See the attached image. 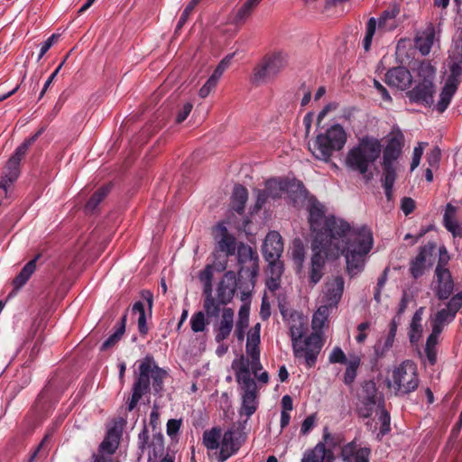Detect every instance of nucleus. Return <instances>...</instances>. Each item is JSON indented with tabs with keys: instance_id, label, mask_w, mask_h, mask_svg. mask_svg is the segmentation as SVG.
Wrapping results in <instances>:
<instances>
[{
	"instance_id": "f257e3e1",
	"label": "nucleus",
	"mask_w": 462,
	"mask_h": 462,
	"mask_svg": "<svg viewBox=\"0 0 462 462\" xmlns=\"http://www.w3.org/2000/svg\"><path fill=\"white\" fill-rule=\"evenodd\" d=\"M309 222L314 234L313 254L308 272L310 284L316 285L323 277L326 257L345 255L346 271L351 277L364 270L374 245L369 227L354 228L341 218L326 216L324 205L316 200L310 203Z\"/></svg>"
},
{
	"instance_id": "f03ea898",
	"label": "nucleus",
	"mask_w": 462,
	"mask_h": 462,
	"mask_svg": "<svg viewBox=\"0 0 462 462\" xmlns=\"http://www.w3.org/2000/svg\"><path fill=\"white\" fill-rule=\"evenodd\" d=\"M382 152V145L378 139L365 136L356 146L350 149L346 157V165L352 171H357L369 181L373 179L371 171L373 165Z\"/></svg>"
},
{
	"instance_id": "7ed1b4c3",
	"label": "nucleus",
	"mask_w": 462,
	"mask_h": 462,
	"mask_svg": "<svg viewBox=\"0 0 462 462\" xmlns=\"http://www.w3.org/2000/svg\"><path fill=\"white\" fill-rule=\"evenodd\" d=\"M232 368L241 391L240 415L249 418L257 409L258 390L263 384L259 383L257 384L251 377V373L248 371V362L244 358H236L232 363Z\"/></svg>"
},
{
	"instance_id": "20e7f679",
	"label": "nucleus",
	"mask_w": 462,
	"mask_h": 462,
	"mask_svg": "<svg viewBox=\"0 0 462 462\" xmlns=\"http://www.w3.org/2000/svg\"><path fill=\"white\" fill-rule=\"evenodd\" d=\"M166 372L158 367L152 357L146 356L139 365V376L133 386L132 396L126 402L128 411H133L140 399L149 390L150 379L152 380V387L156 393L162 389Z\"/></svg>"
},
{
	"instance_id": "39448f33",
	"label": "nucleus",
	"mask_w": 462,
	"mask_h": 462,
	"mask_svg": "<svg viewBox=\"0 0 462 462\" xmlns=\"http://www.w3.org/2000/svg\"><path fill=\"white\" fill-rule=\"evenodd\" d=\"M346 143V133L340 125L336 124L319 134L310 149L316 159L328 162L333 152L342 150Z\"/></svg>"
},
{
	"instance_id": "423d86ee",
	"label": "nucleus",
	"mask_w": 462,
	"mask_h": 462,
	"mask_svg": "<svg viewBox=\"0 0 462 462\" xmlns=\"http://www.w3.org/2000/svg\"><path fill=\"white\" fill-rule=\"evenodd\" d=\"M417 365L411 360H405L394 367L387 384L396 395H405L414 392L419 386Z\"/></svg>"
},
{
	"instance_id": "0eeeda50",
	"label": "nucleus",
	"mask_w": 462,
	"mask_h": 462,
	"mask_svg": "<svg viewBox=\"0 0 462 462\" xmlns=\"http://www.w3.org/2000/svg\"><path fill=\"white\" fill-rule=\"evenodd\" d=\"M325 337L317 333H310L307 336L291 342L293 356L303 362L306 367L315 366L318 356L325 345Z\"/></svg>"
},
{
	"instance_id": "6e6552de",
	"label": "nucleus",
	"mask_w": 462,
	"mask_h": 462,
	"mask_svg": "<svg viewBox=\"0 0 462 462\" xmlns=\"http://www.w3.org/2000/svg\"><path fill=\"white\" fill-rule=\"evenodd\" d=\"M260 330L261 325L257 323L248 332L245 352L246 357L240 356L238 358H244L248 362V371L254 375L257 382L261 384H267L269 382V374L266 371H262L263 366L260 362Z\"/></svg>"
},
{
	"instance_id": "1a4fd4ad",
	"label": "nucleus",
	"mask_w": 462,
	"mask_h": 462,
	"mask_svg": "<svg viewBox=\"0 0 462 462\" xmlns=\"http://www.w3.org/2000/svg\"><path fill=\"white\" fill-rule=\"evenodd\" d=\"M288 64V56L283 51H274L266 55L253 72L254 84L266 83L276 77Z\"/></svg>"
},
{
	"instance_id": "9d476101",
	"label": "nucleus",
	"mask_w": 462,
	"mask_h": 462,
	"mask_svg": "<svg viewBox=\"0 0 462 462\" xmlns=\"http://www.w3.org/2000/svg\"><path fill=\"white\" fill-rule=\"evenodd\" d=\"M404 135L401 130H393L387 136L386 145L383 150V174H396L398 159L402 153Z\"/></svg>"
},
{
	"instance_id": "9b49d317",
	"label": "nucleus",
	"mask_w": 462,
	"mask_h": 462,
	"mask_svg": "<svg viewBox=\"0 0 462 462\" xmlns=\"http://www.w3.org/2000/svg\"><path fill=\"white\" fill-rule=\"evenodd\" d=\"M419 74L423 79L412 90L408 91L407 96L411 102L430 106L433 103L435 69L430 64L422 63L419 68Z\"/></svg>"
},
{
	"instance_id": "f8f14e48",
	"label": "nucleus",
	"mask_w": 462,
	"mask_h": 462,
	"mask_svg": "<svg viewBox=\"0 0 462 462\" xmlns=\"http://www.w3.org/2000/svg\"><path fill=\"white\" fill-rule=\"evenodd\" d=\"M280 310L291 342L307 336L309 331L308 316L304 315L301 311L285 307H282Z\"/></svg>"
},
{
	"instance_id": "ddd939ff",
	"label": "nucleus",
	"mask_w": 462,
	"mask_h": 462,
	"mask_svg": "<svg viewBox=\"0 0 462 462\" xmlns=\"http://www.w3.org/2000/svg\"><path fill=\"white\" fill-rule=\"evenodd\" d=\"M345 282L341 276H335L325 283L322 296V305L336 309L344 291Z\"/></svg>"
},
{
	"instance_id": "4468645a",
	"label": "nucleus",
	"mask_w": 462,
	"mask_h": 462,
	"mask_svg": "<svg viewBox=\"0 0 462 462\" xmlns=\"http://www.w3.org/2000/svg\"><path fill=\"white\" fill-rule=\"evenodd\" d=\"M214 239L216 241V253H223L226 256L235 254L236 250V238L233 235L229 234L223 223H219L216 226Z\"/></svg>"
},
{
	"instance_id": "2eb2a0df",
	"label": "nucleus",
	"mask_w": 462,
	"mask_h": 462,
	"mask_svg": "<svg viewBox=\"0 0 462 462\" xmlns=\"http://www.w3.org/2000/svg\"><path fill=\"white\" fill-rule=\"evenodd\" d=\"M385 82L392 88L405 90L411 86L412 77L406 68L396 67L387 71L385 75Z\"/></svg>"
},
{
	"instance_id": "dca6fc26",
	"label": "nucleus",
	"mask_w": 462,
	"mask_h": 462,
	"mask_svg": "<svg viewBox=\"0 0 462 462\" xmlns=\"http://www.w3.org/2000/svg\"><path fill=\"white\" fill-rule=\"evenodd\" d=\"M282 252L283 242L282 236L277 231L269 232L263 245L264 259L273 261L274 259L280 258Z\"/></svg>"
},
{
	"instance_id": "f3484780",
	"label": "nucleus",
	"mask_w": 462,
	"mask_h": 462,
	"mask_svg": "<svg viewBox=\"0 0 462 462\" xmlns=\"http://www.w3.org/2000/svg\"><path fill=\"white\" fill-rule=\"evenodd\" d=\"M236 286V274L232 271L226 272L218 283L217 293L219 303L226 304L234 297Z\"/></svg>"
},
{
	"instance_id": "a211bd4d",
	"label": "nucleus",
	"mask_w": 462,
	"mask_h": 462,
	"mask_svg": "<svg viewBox=\"0 0 462 462\" xmlns=\"http://www.w3.org/2000/svg\"><path fill=\"white\" fill-rule=\"evenodd\" d=\"M234 328V311L230 308H225L221 319L215 328V340L220 343L226 339Z\"/></svg>"
},
{
	"instance_id": "6ab92c4d",
	"label": "nucleus",
	"mask_w": 462,
	"mask_h": 462,
	"mask_svg": "<svg viewBox=\"0 0 462 462\" xmlns=\"http://www.w3.org/2000/svg\"><path fill=\"white\" fill-rule=\"evenodd\" d=\"M370 450L360 448L355 442H350L342 447L340 457L344 462H369Z\"/></svg>"
},
{
	"instance_id": "aec40b11",
	"label": "nucleus",
	"mask_w": 462,
	"mask_h": 462,
	"mask_svg": "<svg viewBox=\"0 0 462 462\" xmlns=\"http://www.w3.org/2000/svg\"><path fill=\"white\" fill-rule=\"evenodd\" d=\"M237 260L242 265L240 272H243L245 269V265L248 264L252 276L256 275L258 272V255L249 245L241 244L237 246Z\"/></svg>"
},
{
	"instance_id": "412c9836",
	"label": "nucleus",
	"mask_w": 462,
	"mask_h": 462,
	"mask_svg": "<svg viewBox=\"0 0 462 462\" xmlns=\"http://www.w3.org/2000/svg\"><path fill=\"white\" fill-rule=\"evenodd\" d=\"M240 448V442L236 437L235 431L228 430H226L220 443V451L218 455V460L224 462L228 459L231 456L236 454Z\"/></svg>"
},
{
	"instance_id": "4be33fe9",
	"label": "nucleus",
	"mask_w": 462,
	"mask_h": 462,
	"mask_svg": "<svg viewBox=\"0 0 462 462\" xmlns=\"http://www.w3.org/2000/svg\"><path fill=\"white\" fill-rule=\"evenodd\" d=\"M333 453L319 442L313 448L304 452L301 462H332Z\"/></svg>"
},
{
	"instance_id": "5701e85b",
	"label": "nucleus",
	"mask_w": 462,
	"mask_h": 462,
	"mask_svg": "<svg viewBox=\"0 0 462 462\" xmlns=\"http://www.w3.org/2000/svg\"><path fill=\"white\" fill-rule=\"evenodd\" d=\"M436 274L439 281L437 294L441 300L448 299L453 291V282L451 280L450 273L448 270L438 266L436 269Z\"/></svg>"
},
{
	"instance_id": "b1692460",
	"label": "nucleus",
	"mask_w": 462,
	"mask_h": 462,
	"mask_svg": "<svg viewBox=\"0 0 462 462\" xmlns=\"http://www.w3.org/2000/svg\"><path fill=\"white\" fill-rule=\"evenodd\" d=\"M120 438L121 430L117 426L110 428L100 444L99 451L102 454L112 455L118 448Z\"/></svg>"
},
{
	"instance_id": "393cba45",
	"label": "nucleus",
	"mask_w": 462,
	"mask_h": 462,
	"mask_svg": "<svg viewBox=\"0 0 462 462\" xmlns=\"http://www.w3.org/2000/svg\"><path fill=\"white\" fill-rule=\"evenodd\" d=\"M20 162L21 161L12 156L7 162L5 176L0 181V193L4 194L5 196L6 195L9 183L14 181L19 175Z\"/></svg>"
},
{
	"instance_id": "a878e982",
	"label": "nucleus",
	"mask_w": 462,
	"mask_h": 462,
	"mask_svg": "<svg viewBox=\"0 0 462 462\" xmlns=\"http://www.w3.org/2000/svg\"><path fill=\"white\" fill-rule=\"evenodd\" d=\"M332 309L328 308V306L321 305L318 308V310L314 312L312 320H311V333H317L320 337H325L323 328L328 324V319Z\"/></svg>"
},
{
	"instance_id": "bb28decb",
	"label": "nucleus",
	"mask_w": 462,
	"mask_h": 462,
	"mask_svg": "<svg viewBox=\"0 0 462 462\" xmlns=\"http://www.w3.org/2000/svg\"><path fill=\"white\" fill-rule=\"evenodd\" d=\"M364 390L366 392V396L364 399V407L358 409L359 415L365 418L372 414L374 406L376 403L375 384L373 382L365 383Z\"/></svg>"
},
{
	"instance_id": "cd10ccee",
	"label": "nucleus",
	"mask_w": 462,
	"mask_h": 462,
	"mask_svg": "<svg viewBox=\"0 0 462 462\" xmlns=\"http://www.w3.org/2000/svg\"><path fill=\"white\" fill-rule=\"evenodd\" d=\"M435 39V30L432 26L427 27L417 35L415 46L422 55L430 53Z\"/></svg>"
},
{
	"instance_id": "c85d7f7f",
	"label": "nucleus",
	"mask_w": 462,
	"mask_h": 462,
	"mask_svg": "<svg viewBox=\"0 0 462 462\" xmlns=\"http://www.w3.org/2000/svg\"><path fill=\"white\" fill-rule=\"evenodd\" d=\"M399 13L400 9L396 5L384 10L378 19L379 29L385 32L394 30L398 26L396 17Z\"/></svg>"
},
{
	"instance_id": "c756f323",
	"label": "nucleus",
	"mask_w": 462,
	"mask_h": 462,
	"mask_svg": "<svg viewBox=\"0 0 462 462\" xmlns=\"http://www.w3.org/2000/svg\"><path fill=\"white\" fill-rule=\"evenodd\" d=\"M40 258V254H37L33 259L29 261L13 280V286L15 291L20 290L26 284L32 273L36 270V262Z\"/></svg>"
},
{
	"instance_id": "7c9ffc66",
	"label": "nucleus",
	"mask_w": 462,
	"mask_h": 462,
	"mask_svg": "<svg viewBox=\"0 0 462 462\" xmlns=\"http://www.w3.org/2000/svg\"><path fill=\"white\" fill-rule=\"evenodd\" d=\"M248 199V191L247 189L238 184L234 187L232 198H231V205L233 210L237 212L238 214H243L245 211V204Z\"/></svg>"
},
{
	"instance_id": "2f4dec72",
	"label": "nucleus",
	"mask_w": 462,
	"mask_h": 462,
	"mask_svg": "<svg viewBox=\"0 0 462 462\" xmlns=\"http://www.w3.org/2000/svg\"><path fill=\"white\" fill-rule=\"evenodd\" d=\"M261 1L262 0H246L236 12L233 23L236 25L245 23Z\"/></svg>"
},
{
	"instance_id": "473e14b6",
	"label": "nucleus",
	"mask_w": 462,
	"mask_h": 462,
	"mask_svg": "<svg viewBox=\"0 0 462 462\" xmlns=\"http://www.w3.org/2000/svg\"><path fill=\"white\" fill-rule=\"evenodd\" d=\"M457 89V87L455 86L453 82H445V85L439 95V100L436 105V109L438 112L443 113L448 108Z\"/></svg>"
},
{
	"instance_id": "72a5a7b5",
	"label": "nucleus",
	"mask_w": 462,
	"mask_h": 462,
	"mask_svg": "<svg viewBox=\"0 0 462 462\" xmlns=\"http://www.w3.org/2000/svg\"><path fill=\"white\" fill-rule=\"evenodd\" d=\"M454 319L455 315L450 311V310H448L447 308L441 309L435 314L434 318L432 319L431 332L434 333L436 330H438V335H440L444 326L452 321Z\"/></svg>"
},
{
	"instance_id": "f704fd0d",
	"label": "nucleus",
	"mask_w": 462,
	"mask_h": 462,
	"mask_svg": "<svg viewBox=\"0 0 462 462\" xmlns=\"http://www.w3.org/2000/svg\"><path fill=\"white\" fill-rule=\"evenodd\" d=\"M439 335H438V330H436L434 333L431 332L430 335L428 337L425 345L424 350L426 354V358L430 365H435L437 361V345L439 342Z\"/></svg>"
},
{
	"instance_id": "c9c22d12",
	"label": "nucleus",
	"mask_w": 462,
	"mask_h": 462,
	"mask_svg": "<svg viewBox=\"0 0 462 462\" xmlns=\"http://www.w3.org/2000/svg\"><path fill=\"white\" fill-rule=\"evenodd\" d=\"M203 296V308L206 314L208 317H217L220 312V306L223 304L219 303L218 300L214 299L213 291H205Z\"/></svg>"
},
{
	"instance_id": "e433bc0d",
	"label": "nucleus",
	"mask_w": 462,
	"mask_h": 462,
	"mask_svg": "<svg viewBox=\"0 0 462 462\" xmlns=\"http://www.w3.org/2000/svg\"><path fill=\"white\" fill-rule=\"evenodd\" d=\"M221 430L212 428L203 433V444L208 449L215 450L220 448Z\"/></svg>"
},
{
	"instance_id": "4c0bfd02",
	"label": "nucleus",
	"mask_w": 462,
	"mask_h": 462,
	"mask_svg": "<svg viewBox=\"0 0 462 462\" xmlns=\"http://www.w3.org/2000/svg\"><path fill=\"white\" fill-rule=\"evenodd\" d=\"M361 359L357 356H352L346 363V371L344 374V383L346 385H351L356 377L357 369L360 366Z\"/></svg>"
},
{
	"instance_id": "58836bf2",
	"label": "nucleus",
	"mask_w": 462,
	"mask_h": 462,
	"mask_svg": "<svg viewBox=\"0 0 462 462\" xmlns=\"http://www.w3.org/2000/svg\"><path fill=\"white\" fill-rule=\"evenodd\" d=\"M426 263V254L421 250L416 257L411 260L410 264V273L414 279L420 278L424 272Z\"/></svg>"
},
{
	"instance_id": "ea45409f",
	"label": "nucleus",
	"mask_w": 462,
	"mask_h": 462,
	"mask_svg": "<svg viewBox=\"0 0 462 462\" xmlns=\"http://www.w3.org/2000/svg\"><path fill=\"white\" fill-rule=\"evenodd\" d=\"M395 337L389 334L384 338L378 340L374 345V356L377 359L383 358L393 346Z\"/></svg>"
},
{
	"instance_id": "a19ab883",
	"label": "nucleus",
	"mask_w": 462,
	"mask_h": 462,
	"mask_svg": "<svg viewBox=\"0 0 462 462\" xmlns=\"http://www.w3.org/2000/svg\"><path fill=\"white\" fill-rule=\"evenodd\" d=\"M125 320L126 316L125 315L121 322L118 324L117 328H116V331L108 337L107 339L105 340V342L102 345V349L106 350L112 346H114L122 337V336L125 333Z\"/></svg>"
},
{
	"instance_id": "79ce46f5",
	"label": "nucleus",
	"mask_w": 462,
	"mask_h": 462,
	"mask_svg": "<svg viewBox=\"0 0 462 462\" xmlns=\"http://www.w3.org/2000/svg\"><path fill=\"white\" fill-rule=\"evenodd\" d=\"M132 311L134 315L138 316V330L142 335H145L148 332V327L146 324V315L144 305L141 301H137L134 304Z\"/></svg>"
},
{
	"instance_id": "37998d69",
	"label": "nucleus",
	"mask_w": 462,
	"mask_h": 462,
	"mask_svg": "<svg viewBox=\"0 0 462 462\" xmlns=\"http://www.w3.org/2000/svg\"><path fill=\"white\" fill-rule=\"evenodd\" d=\"M285 189V183L278 180H269L265 183V190L272 199L281 198Z\"/></svg>"
},
{
	"instance_id": "c03bdc74",
	"label": "nucleus",
	"mask_w": 462,
	"mask_h": 462,
	"mask_svg": "<svg viewBox=\"0 0 462 462\" xmlns=\"http://www.w3.org/2000/svg\"><path fill=\"white\" fill-rule=\"evenodd\" d=\"M109 191V186H103L100 189H98L87 202L86 209L88 211H93L98 206V204L107 196Z\"/></svg>"
},
{
	"instance_id": "a18cd8bd",
	"label": "nucleus",
	"mask_w": 462,
	"mask_h": 462,
	"mask_svg": "<svg viewBox=\"0 0 462 462\" xmlns=\"http://www.w3.org/2000/svg\"><path fill=\"white\" fill-rule=\"evenodd\" d=\"M213 266H209L207 264L205 268L199 272V280L203 285V292L205 291H213V275H214Z\"/></svg>"
},
{
	"instance_id": "49530a36",
	"label": "nucleus",
	"mask_w": 462,
	"mask_h": 462,
	"mask_svg": "<svg viewBox=\"0 0 462 462\" xmlns=\"http://www.w3.org/2000/svg\"><path fill=\"white\" fill-rule=\"evenodd\" d=\"M376 26H377V22H376L375 18L371 17L366 23V32H365V38L363 40V47L365 51H368L370 50L372 41H373V38H374V32L376 30Z\"/></svg>"
},
{
	"instance_id": "de8ad7c7",
	"label": "nucleus",
	"mask_w": 462,
	"mask_h": 462,
	"mask_svg": "<svg viewBox=\"0 0 462 462\" xmlns=\"http://www.w3.org/2000/svg\"><path fill=\"white\" fill-rule=\"evenodd\" d=\"M207 324L204 312L199 311L191 316L190 327L193 332H203L206 329Z\"/></svg>"
},
{
	"instance_id": "09e8293b",
	"label": "nucleus",
	"mask_w": 462,
	"mask_h": 462,
	"mask_svg": "<svg viewBox=\"0 0 462 462\" xmlns=\"http://www.w3.org/2000/svg\"><path fill=\"white\" fill-rule=\"evenodd\" d=\"M268 263L267 275L270 277L281 278L283 273V263L278 259L273 261L265 260Z\"/></svg>"
},
{
	"instance_id": "8fccbe9b",
	"label": "nucleus",
	"mask_w": 462,
	"mask_h": 462,
	"mask_svg": "<svg viewBox=\"0 0 462 462\" xmlns=\"http://www.w3.org/2000/svg\"><path fill=\"white\" fill-rule=\"evenodd\" d=\"M444 225L454 236H462V226L448 212L444 215Z\"/></svg>"
},
{
	"instance_id": "3c124183",
	"label": "nucleus",
	"mask_w": 462,
	"mask_h": 462,
	"mask_svg": "<svg viewBox=\"0 0 462 462\" xmlns=\"http://www.w3.org/2000/svg\"><path fill=\"white\" fill-rule=\"evenodd\" d=\"M396 180V174H383L382 182L384 193L388 200L392 199L393 188Z\"/></svg>"
},
{
	"instance_id": "603ef678",
	"label": "nucleus",
	"mask_w": 462,
	"mask_h": 462,
	"mask_svg": "<svg viewBox=\"0 0 462 462\" xmlns=\"http://www.w3.org/2000/svg\"><path fill=\"white\" fill-rule=\"evenodd\" d=\"M200 1L201 0H191L187 5L179 19L177 29H180L186 23L194 8L199 5Z\"/></svg>"
},
{
	"instance_id": "864d4df0",
	"label": "nucleus",
	"mask_w": 462,
	"mask_h": 462,
	"mask_svg": "<svg viewBox=\"0 0 462 462\" xmlns=\"http://www.w3.org/2000/svg\"><path fill=\"white\" fill-rule=\"evenodd\" d=\"M379 421L381 422V428H380L378 436H380V435L384 436L391 430V428H390V421H391L390 414L384 409H382L380 411Z\"/></svg>"
},
{
	"instance_id": "5fc2aeb1",
	"label": "nucleus",
	"mask_w": 462,
	"mask_h": 462,
	"mask_svg": "<svg viewBox=\"0 0 462 462\" xmlns=\"http://www.w3.org/2000/svg\"><path fill=\"white\" fill-rule=\"evenodd\" d=\"M328 361L330 364H346V354L339 346H335L329 354Z\"/></svg>"
},
{
	"instance_id": "6e6d98bb",
	"label": "nucleus",
	"mask_w": 462,
	"mask_h": 462,
	"mask_svg": "<svg viewBox=\"0 0 462 462\" xmlns=\"http://www.w3.org/2000/svg\"><path fill=\"white\" fill-rule=\"evenodd\" d=\"M214 262L209 266H213V270L217 273L224 272L227 267V257L226 255L221 256L217 253L214 252Z\"/></svg>"
},
{
	"instance_id": "4d7b16f0",
	"label": "nucleus",
	"mask_w": 462,
	"mask_h": 462,
	"mask_svg": "<svg viewBox=\"0 0 462 462\" xmlns=\"http://www.w3.org/2000/svg\"><path fill=\"white\" fill-rule=\"evenodd\" d=\"M42 134V131L36 133L31 139L25 141L20 146H18L12 157L16 158L21 161L23 156L25 154L28 147L38 138V136Z\"/></svg>"
},
{
	"instance_id": "13d9d810",
	"label": "nucleus",
	"mask_w": 462,
	"mask_h": 462,
	"mask_svg": "<svg viewBox=\"0 0 462 462\" xmlns=\"http://www.w3.org/2000/svg\"><path fill=\"white\" fill-rule=\"evenodd\" d=\"M322 439H323V441H321V442L324 443V446L325 445L328 446L329 450H331L330 448H335L340 442L339 436L331 434L329 432L328 427H325L323 430V438Z\"/></svg>"
},
{
	"instance_id": "bf43d9fd",
	"label": "nucleus",
	"mask_w": 462,
	"mask_h": 462,
	"mask_svg": "<svg viewBox=\"0 0 462 462\" xmlns=\"http://www.w3.org/2000/svg\"><path fill=\"white\" fill-rule=\"evenodd\" d=\"M233 56L234 54L228 55L226 58H224L217 66L216 69L214 70L213 74L210 77L218 81L224 71L229 66L230 61L233 59Z\"/></svg>"
},
{
	"instance_id": "052dcab7",
	"label": "nucleus",
	"mask_w": 462,
	"mask_h": 462,
	"mask_svg": "<svg viewBox=\"0 0 462 462\" xmlns=\"http://www.w3.org/2000/svg\"><path fill=\"white\" fill-rule=\"evenodd\" d=\"M422 325L417 323L410 324L409 337L411 344H416L420 341L422 335Z\"/></svg>"
},
{
	"instance_id": "680f3d73",
	"label": "nucleus",
	"mask_w": 462,
	"mask_h": 462,
	"mask_svg": "<svg viewBox=\"0 0 462 462\" xmlns=\"http://www.w3.org/2000/svg\"><path fill=\"white\" fill-rule=\"evenodd\" d=\"M426 143H419L418 146L414 147L412 152V161L411 163V171H414L420 164L421 156L423 154L424 146Z\"/></svg>"
},
{
	"instance_id": "e2e57ef3",
	"label": "nucleus",
	"mask_w": 462,
	"mask_h": 462,
	"mask_svg": "<svg viewBox=\"0 0 462 462\" xmlns=\"http://www.w3.org/2000/svg\"><path fill=\"white\" fill-rule=\"evenodd\" d=\"M462 74V68L458 63H453L450 66V75L447 78L446 82H453L455 86H458L459 78Z\"/></svg>"
},
{
	"instance_id": "0e129e2a",
	"label": "nucleus",
	"mask_w": 462,
	"mask_h": 462,
	"mask_svg": "<svg viewBox=\"0 0 462 462\" xmlns=\"http://www.w3.org/2000/svg\"><path fill=\"white\" fill-rule=\"evenodd\" d=\"M317 421V414L313 413L309 415L302 422L300 427V433L302 435L308 434L315 426Z\"/></svg>"
},
{
	"instance_id": "69168bd1",
	"label": "nucleus",
	"mask_w": 462,
	"mask_h": 462,
	"mask_svg": "<svg viewBox=\"0 0 462 462\" xmlns=\"http://www.w3.org/2000/svg\"><path fill=\"white\" fill-rule=\"evenodd\" d=\"M59 37V34L53 33L42 44L38 60H40L46 54V52L51 48L54 42L58 41Z\"/></svg>"
},
{
	"instance_id": "338daca9",
	"label": "nucleus",
	"mask_w": 462,
	"mask_h": 462,
	"mask_svg": "<svg viewBox=\"0 0 462 462\" xmlns=\"http://www.w3.org/2000/svg\"><path fill=\"white\" fill-rule=\"evenodd\" d=\"M462 307V292L457 293L456 296L452 297L448 301V306L446 307L448 310L456 316L457 312Z\"/></svg>"
},
{
	"instance_id": "774afa93",
	"label": "nucleus",
	"mask_w": 462,
	"mask_h": 462,
	"mask_svg": "<svg viewBox=\"0 0 462 462\" xmlns=\"http://www.w3.org/2000/svg\"><path fill=\"white\" fill-rule=\"evenodd\" d=\"M217 84V80H216L215 79L210 77L199 89V97L202 98L207 97L209 95V93L211 92V90L213 88H215Z\"/></svg>"
}]
</instances>
